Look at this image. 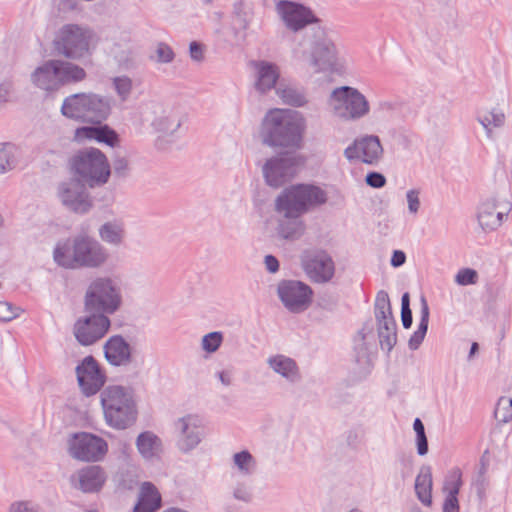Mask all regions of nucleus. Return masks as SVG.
I'll return each instance as SVG.
<instances>
[{
  "mask_svg": "<svg viewBox=\"0 0 512 512\" xmlns=\"http://www.w3.org/2000/svg\"><path fill=\"white\" fill-rule=\"evenodd\" d=\"M275 10L286 29L293 33L297 47L314 73L336 70V48L327 37L322 20L311 8L294 1L279 0Z\"/></svg>",
  "mask_w": 512,
  "mask_h": 512,
  "instance_id": "f257e3e1",
  "label": "nucleus"
},
{
  "mask_svg": "<svg viewBox=\"0 0 512 512\" xmlns=\"http://www.w3.org/2000/svg\"><path fill=\"white\" fill-rule=\"evenodd\" d=\"M262 143L273 149L286 150L283 156L268 159L262 167L267 185L278 188L290 181L298 172L299 160L290 154L302 142L301 130H260Z\"/></svg>",
  "mask_w": 512,
  "mask_h": 512,
  "instance_id": "f03ea898",
  "label": "nucleus"
},
{
  "mask_svg": "<svg viewBox=\"0 0 512 512\" xmlns=\"http://www.w3.org/2000/svg\"><path fill=\"white\" fill-rule=\"evenodd\" d=\"M54 261L66 269H97L110 259L108 249L97 239L86 234L58 241L53 251Z\"/></svg>",
  "mask_w": 512,
  "mask_h": 512,
  "instance_id": "7ed1b4c3",
  "label": "nucleus"
},
{
  "mask_svg": "<svg viewBox=\"0 0 512 512\" xmlns=\"http://www.w3.org/2000/svg\"><path fill=\"white\" fill-rule=\"evenodd\" d=\"M112 104L111 98L94 92L75 93L63 100L61 113L67 118L99 125L97 128H110L108 125L101 124L110 116ZM83 128L90 127L84 126Z\"/></svg>",
  "mask_w": 512,
  "mask_h": 512,
  "instance_id": "20e7f679",
  "label": "nucleus"
},
{
  "mask_svg": "<svg viewBox=\"0 0 512 512\" xmlns=\"http://www.w3.org/2000/svg\"><path fill=\"white\" fill-rule=\"evenodd\" d=\"M86 77L84 68L73 62L49 59L34 69L30 81L38 89L53 93L65 85L82 82Z\"/></svg>",
  "mask_w": 512,
  "mask_h": 512,
  "instance_id": "39448f33",
  "label": "nucleus"
},
{
  "mask_svg": "<svg viewBox=\"0 0 512 512\" xmlns=\"http://www.w3.org/2000/svg\"><path fill=\"white\" fill-rule=\"evenodd\" d=\"M97 42V35L89 26L65 24L56 33L53 48L59 56L76 61L90 56Z\"/></svg>",
  "mask_w": 512,
  "mask_h": 512,
  "instance_id": "423d86ee",
  "label": "nucleus"
},
{
  "mask_svg": "<svg viewBox=\"0 0 512 512\" xmlns=\"http://www.w3.org/2000/svg\"><path fill=\"white\" fill-rule=\"evenodd\" d=\"M101 405L106 422L115 428L125 429L134 423L137 417L132 391L113 385L101 392Z\"/></svg>",
  "mask_w": 512,
  "mask_h": 512,
  "instance_id": "0eeeda50",
  "label": "nucleus"
},
{
  "mask_svg": "<svg viewBox=\"0 0 512 512\" xmlns=\"http://www.w3.org/2000/svg\"><path fill=\"white\" fill-rule=\"evenodd\" d=\"M121 304L122 288L117 277L100 276L91 281L85 293L87 312L114 314Z\"/></svg>",
  "mask_w": 512,
  "mask_h": 512,
  "instance_id": "6e6552de",
  "label": "nucleus"
},
{
  "mask_svg": "<svg viewBox=\"0 0 512 512\" xmlns=\"http://www.w3.org/2000/svg\"><path fill=\"white\" fill-rule=\"evenodd\" d=\"M327 201L326 192L318 186L298 184L286 188L275 201L277 212L291 215L306 213L311 206L322 205Z\"/></svg>",
  "mask_w": 512,
  "mask_h": 512,
  "instance_id": "1a4fd4ad",
  "label": "nucleus"
},
{
  "mask_svg": "<svg viewBox=\"0 0 512 512\" xmlns=\"http://www.w3.org/2000/svg\"><path fill=\"white\" fill-rule=\"evenodd\" d=\"M72 168L91 188L106 184L111 174L106 156L96 148L79 151L72 159Z\"/></svg>",
  "mask_w": 512,
  "mask_h": 512,
  "instance_id": "9d476101",
  "label": "nucleus"
},
{
  "mask_svg": "<svg viewBox=\"0 0 512 512\" xmlns=\"http://www.w3.org/2000/svg\"><path fill=\"white\" fill-rule=\"evenodd\" d=\"M328 106L335 116L345 120H360L370 112L367 98L351 86H341L332 90Z\"/></svg>",
  "mask_w": 512,
  "mask_h": 512,
  "instance_id": "9b49d317",
  "label": "nucleus"
},
{
  "mask_svg": "<svg viewBox=\"0 0 512 512\" xmlns=\"http://www.w3.org/2000/svg\"><path fill=\"white\" fill-rule=\"evenodd\" d=\"M511 210L512 203L501 194L484 197L477 206L478 225L485 233L494 232L502 226Z\"/></svg>",
  "mask_w": 512,
  "mask_h": 512,
  "instance_id": "f8f14e48",
  "label": "nucleus"
},
{
  "mask_svg": "<svg viewBox=\"0 0 512 512\" xmlns=\"http://www.w3.org/2000/svg\"><path fill=\"white\" fill-rule=\"evenodd\" d=\"M374 314L380 346L389 352L397 342L396 321L392 314L388 293L383 290L377 293Z\"/></svg>",
  "mask_w": 512,
  "mask_h": 512,
  "instance_id": "ddd939ff",
  "label": "nucleus"
},
{
  "mask_svg": "<svg viewBox=\"0 0 512 512\" xmlns=\"http://www.w3.org/2000/svg\"><path fill=\"white\" fill-rule=\"evenodd\" d=\"M277 294L283 306L291 313H301L309 308L313 291L306 283L297 280H282Z\"/></svg>",
  "mask_w": 512,
  "mask_h": 512,
  "instance_id": "4468645a",
  "label": "nucleus"
},
{
  "mask_svg": "<svg viewBox=\"0 0 512 512\" xmlns=\"http://www.w3.org/2000/svg\"><path fill=\"white\" fill-rule=\"evenodd\" d=\"M57 197L63 206L77 214H86L93 206L85 184L76 178L59 183Z\"/></svg>",
  "mask_w": 512,
  "mask_h": 512,
  "instance_id": "2eb2a0df",
  "label": "nucleus"
},
{
  "mask_svg": "<svg viewBox=\"0 0 512 512\" xmlns=\"http://www.w3.org/2000/svg\"><path fill=\"white\" fill-rule=\"evenodd\" d=\"M69 453L74 459L96 462L107 453V443L90 433H76L69 440Z\"/></svg>",
  "mask_w": 512,
  "mask_h": 512,
  "instance_id": "dca6fc26",
  "label": "nucleus"
},
{
  "mask_svg": "<svg viewBox=\"0 0 512 512\" xmlns=\"http://www.w3.org/2000/svg\"><path fill=\"white\" fill-rule=\"evenodd\" d=\"M301 265L309 279L315 283H327L335 273L331 256L323 250H305L301 254Z\"/></svg>",
  "mask_w": 512,
  "mask_h": 512,
  "instance_id": "f3484780",
  "label": "nucleus"
},
{
  "mask_svg": "<svg viewBox=\"0 0 512 512\" xmlns=\"http://www.w3.org/2000/svg\"><path fill=\"white\" fill-rule=\"evenodd\" d=\"M91 315L79 318L73 327L76 340L83 346H90L99 341L108 332L111 322L102 313L90 312Z\"/></svg>",
  "mask_w": 512,
  "mask_h": 512,
  "instance_id": "a211bd4d",
  "label": "nucleus"
},
{
  "mask_svg": "<svg viewBox=\"0 0 512 512\" xmlns=\"http://www.w3.org/2000/svg\"><path fill=\"white\" fill-rule=\"evenodd\" d=\"M413 116L410 104L401 98L379 100L373 109L372 117L377 123L400 125Z\"/></svg>",
  "mask_w": 512,
  "mask_h": 512,
  "instance_id": "6ab92c4d",
  "label": "nucleus"
},
{
  "mask_svg": "<svg viewBox=\"0 0 512 512\" xmlns=\"http://www.w3.org/2000/svg\"><path fill=\"white\" fill-rule=\"evenodd\" d=\"M77 382L86 396L95 395L103 387L106 377L93 356H86L75 368Z\"/></svg>",
  "mask_w": 512,
  "mask_h": 512,
  "instance_id": "aec40b11",
  "label": "nucleus"
},
{
  "mask_svg": "<svg viewBox=\"0 0 512 512\" xmlns=\"http://www.w3.org/2000/svg\"><path fill=\"white\" fill-rule=\"evenodd\" d=\"M174 429L177 434V447L181 452H190L201 442V419L197 415L188 414L177 419Z\"/></svg>",
  "mask_w": 512,
  "mask_h": 512,
  "instance_id": "412c9836",
  "label": "nucleus"
},
{
  "mask_svg": "<svg viewBox=\"0 0 512 512\" xmlns=\"http://www.w3.org/2000/svg\"><path fill=\"white\" fill-rule=\"evenodd\" d=\"M383 155V148L377 136L366 135L356 139L344 150L347 160H361L366 164H376Z\"/></svg>",
  "mask_w": 512,
  "mask_h": 512,
  "instance_id": "4be33fe9",
  "label": "nucleus"
},
{
  "mask_svg": "<svg viewBox=\"0 0 512 512\" xmlns=\"http://www.w3.org/2000/svg\"><path fill=\"white\" fill-rule=\"evenodd\" d=\"M254 73V87L260 94H266L272 89L276 90L280 78V68L277 64L266 60L250 62Z\"/></svg>",
  "mask_w": 512,
  "mask_h": 512,
  "instance_id": "5701e85b",
  "label": "nucleus"
},
{
  "mask_svg": "<svg viewBox=\"0 0 512 512\" xmlns=\"http://www.w3.org/2000/svg\"><path fill=\"white\" fill-rule=\"evenodd\" d=\"M107 362L116 367L129 366L133 361L132 347L120 335L110 337L103 346Z\"/></svg>",
  "mask_w": 512,
  "mask_h": 512,
  "instance_id": "b1692460",
  "label": "nucleus"
},
{
  "mask_svg": "<svg viewBox=\"0 0 512 512\" xmlns=\"http://www.w3.org/2000/svg\"><path fill=\"white\" fill-rule=\"evenodd\" d=\"M263 128H304L305 120L301 113L290 109H270L264 119Z\"/></svg>",
  "mask_w": 512,
  "mask_h": 512,
  "instance_id": "393cba45",
  "label": "nucleus"
},
{
  "mask_svg": "<svg viewBox=\"0 0 512 512\" xmlns=\"http://www.w3.org/2000/svg\"><path fill=\"white\" fill-rule=\"evenodd\" d=\"M106 473L100 466H87L80 469L72 481L74 487L81 490L84 493L98 492L106 481Z\"/></svg>",
  "mask_w": 512,
  "mask_h": 512,
  "instance_id": "a878e982",
  "label": "nucleus"
},
{
  "mask_svg": "<svg viewBox=\"0 0 512 512\" xmlns=\"http://www.w3.org/2000/svg\"><path fill=\"white\" fill-rule=\"evenodd\" d=\"M268 367L284 378L287 382L295 384L301 380L299 367L294 359L277 354L267 358Z\"/></svg>",
  "mask_w": 512,
  "mask_h": 512,
  "instance_id": "bb28decb",
  "label": "nucleus"
},
{
  "mask_svg": "<svg viewBox=\"0 0 512 512\" xmlns=\"http://www.w3.org/2000/svg\"><path fill=\"white\" fill-rule=\"evenodd\" d=\"M281 216L277 221L276 233L284 240H298L305 232V224L299 215L279 212Z\"/></svg>",
  "mask_w": 512,
  "mask_h": 512,
  "instance_id": "cd10ccee",
  "label": "nucleus"
},
{
  "mask_svg": "<svg viewBox=\"0 0 512 512\" xmlns=\"http://www.w3.org/2000/svg\"><path fill=\"white\" fill-rule=\"evenodd\" d=\"M161 506V495L150 482L141 485L139 499L133 512H156Z\"/></svg>",
  "mask_w": 512,
  "mask_h": 512,
  "instance_id": "c85d7f7f",
  "label": "nucleus"
},
{
  "mask_svg": "<svg viewBox=\"0 0 512 512\" xmlns=\"http://www.w3.org/2000/svg\"><path fill=\"white\" fill-rule=\"evenodd\" d=\"M100 239L113 247H119L125 239V225L120 219L104 222L98 229Z\"/></svg>",
  "mask_w": 512,
  "mask_h": 512,
  "instance_id": "c756f323",
  "label": "nucleus"
},
{
  "mask_svg": "<svg viewBox=\"0 0 512 512\" xmlns=\"http://www.w3.org/2000/svg\"><path fill=\"white\" fill-rule=\"evenodd\" d=\"M136 448L145 460H153L162 452V441L153 432L145 431L137 436Z\"/></svg>",
  "mask_w": 512,
  "mask_h": 512,
  "instance_id": "7c9ffc66",
  "label": "nucleus"
},
{
  "mask_svg": "<svg viewBox=\"0 0 512 512\" xmlns=\"http://www.w3.org/2000/svg\"><path fill=\"white\" fill-rule=\"evenodd\" d=\"M432 472L431 467L423 465L415 479V492L419 501L426 505H432Z\"/></svg>",
  "mask_w": 512,
  "mask_h": 512,
  "instance_id": "2f4dec72",
  "label": "nucleus"
},
{
  "mask_svg": "<svg viewBox=\"0 0 512 512\" xmlns=\"http://www.w3.org/2000/svg\"><path fill=\"white\" fill-rule=\"evenodd\" d=\"M232 469L240 476L251 477L257 470V460L248 450L236 452L232 456Z\"/></svg>",
  "mask_w": 512,
  "mask_h": 512,
  "instance_id": "473e14b6",
  "label": "nucleus"
},
{
  "mask_svg": "<svg viewBox=\"0 0 512 512\" xmlns=\"http://www.w3.org/2000/svg\"><path fill=\"white\" fill-rule=\"evenodd\" d=\"M275 91L277 96L286 105L300 107L307 102L304 91L291 84L279 82Z\"/></svg>",
  "mask_w": 512,
  "mask_h": 512,
  "instance_id": "72a5a7b5",
  "label": "nucleus"
},
{
  "mask_svg": "<svg viewBox=\"0 0 512 512\" xmlns=\"http://www.w3.org/2000/svg\"><path fill=\"white\" fill-rule=\"evenodd\" d=\"M421 303V317L417 330L410 337L408 345L411 350H416L419 348L420 344L423 342L425 335L428 330L429 323V306L427 300L424 296L420 298Z\"/></svg>",
  "mask_w": 512,
  "mask_h": 512,
  "instance_id": "f704fd0d",
  "label": "nucleus"
},
{
  "mask_svg": "<svg viewBox=\"0 0 512 512\" xmlns=\"http://www.w3.org/2000/svg\"><path fill=\"white\" fill-rule=\"evenodd\" d=\"M462 485V471L459 467H453L444 478L442 492L444 496H458Z\"/></svg>",
  "mask_w": 512,
  "mask_h": 512,
  "instance_id": "c9c22d12",
  "label": "nucleus"
},
{
  "mask_svg": "<svg viewBox=\"0 0 512 512\" xmlns=\"http://www.w3.org/2000/svg\"><path fill=\"white\" fill-rule=\"evenodd\" d=\"M158 150H168L180 145L178 130H156L154 139Z\"/></svg>",
  "mask_w": 512,
  "mask_h": 512,
  "instance_id": "e433bc0d",
  "label": "nucleus"
},
{
  "mask_svg": "<svg viewBox=\"0 0 512 512\" xmlns=\"http://www.w3.org/2000/svg\"><path fill=\"white\" fill-rule=\"evenodd\" d=\"M478 122L483 128L493 126L494 128L502 127L506 123V116L502 109L495 107L478 116Z\"/></svg>",
  "mask_w": 512,
  "mask_h": 512,
  "instance_id": "4c0bfd02",
  "label": "nucleus"
},
{
  "mask_svg": "<svg viewBox=\"0 0 512 512\" xmlns=\"http://www.w3.org/2000/svg\"><path fill=\"white\" fill-rule=\"evenodd\" d=\"M81 133L89 139H94L111 147H114L118 142L115 130H76V137H79Z\"/></svg>",
  "mask_w": 512,
  "mask_h": 512,
  "instance_id": "58836bf2",
  "label": "nucleus"
},
{
  "mask_svg": "<svg viewBox=\"0 0 512 512\" xmlns=\"http://www.w3.org/2000/svg\"><path fill=\"white\" fill-rule=\"evenodd\" d=\"M15 168L14 146L10 143H0V175Z\"/></svg>",
  "mask_w": 512,
  "mask_h": 512,
  "instance_id": "ea45409f",
  "label": "nucleus"
},
{
  "mask_svg": "<svg viewBox=\"0 0 512 512\" xmlns=\"http://www.w3.org/2000/svg\"><path fill=\"white\" fill-rule=\"evenodd\" d=\"M495 419L500 423H507L512 419V399L501 397L495 407Z\"/></svg>",
  "mask_w": 512,
  "mask_h": 512,
  "instance_id": "a19ab883",
  "label": "nucleus"
},
{
  "mask_svg": "<svg viewBox=\"0 0 512 512\" xmlns=\"http://www.w3.org/2000/svg\"><path fill=\"white\" fill-rule=\"evenodd\" d=\"M112 84L119 99L127 101L132 92V80L128 76H118L112 79Z\"/></svg>",
  "mask_w": 512,
  "mask_h": 512,
  "instance_id": "79ce46f5",
  "label": "nucleus"
},
{
  "mask_svg": "<svg viewBox=\"0 0 512 512\" xmlns=\"http://www.w3.org/2000/svg\"><path fill=\"white\" fill-rule=\"evenodd\" d=\"M223 342V334L218 331L210 332L202 337L201 348L211 354L216 352Z\"/></svg>",
  "mask_w": 512,
  "mask_h": 512,
  "instance_id": "37998d69",
  "label": "nucleus"
},
{
  "mask_svg": "<svg viewBox=\"0 0 512 512\" xmlns=\"http://www.w3.org/2000/svg\"><path fill=\"white\" fill-rule=\"evenodd\" d=\"M233 497L236 500L248 503L252 500L253 494L250 481H237L232 488Z\"/></svg>",
  "mask_w": 512,
  "mask_h": 512,
  "instance_id": "c03bdc74",
  "label": "nucleus"
},
{
  "mask_svg": "<svg viewBox=\"0 0 512 512\" xmlns=\"http://www.w3.org/2000/svg\"><path fill=\"white\" fill-rule=\"evenodd\" d=\"M365 430L357 426L349 429L345 434V442L351 449H358L364 442Z\"/></svg>",
  "mask_w": 512,
  "mask_h": 512,
  "instance_id": "a18cd8bd",
  "label": "nucleus"
},
{
  "mask_svg": "<svg viewBox=\"0 0 512 512\" xmlns=\"http://www.w3.org/2000/svg\"><path fill=\"white\" fill-rule=\"evenodd\" d=\"M22 311L19 306L13 305L7 301H0V321L2 322L12 321L17 318Z\"/></svg>",
  "mask_w": 512,
  "mask_h": 512,
  "instance_id": "49530a36",
  "label": "nucleus"
},
{
  "mask_svg": "<svg viewBox=\"0 0 512 512\" xmlns=\"http://www.w3.org/2000/svg\"><path fill=\"white\" fill-rule=\"evenodd\" d=\"M15 88L14 83L10 79H5L0 82V107H4L6 104L14 101Z\"/></svg>",
  "mask_w": 512,
  "mask_h": 512,
  "instance_id": "de8ad7c7",
  "label": "nucleus"
},
{
  "mask_svg": "<svg viewBox=\"0 0 512 512\" xmlns=\"http://www.w3.org/2000/svg\"><path fill=\"white\" fill-rule=\"evenodd\" d=\"M478 281V273L472 268H462L455 275V282L460 286L474 285Z\"/></svg>",
  "mask_w": 512,
  "mask_h": 512,
  "instance_id": "09e8293b",
  "label": "nucleus"
},
{
  "mask_svg": "<svg viewBox=\"0 0 512 512\" xmlns=\"http://www.w3.org/2000/svg\"><path fill=\"white\" fill-rule=\"evenodd\" d=\"M157 63H170L174 59V52L165 43H158L155 49V55L151 56Z\"/></svg>",
  "mask_w": 512,
  "mask_h": 512,
  "instance_id": "8fccbe9b",
  "label": "nucleus"
},
{
  "mask_svg": "<svg viewBox=\"0 0 512 512\" xmlns=\"http://www.w3.org/2000/svg\"><path fill=\"white\" fill-rule=\"evenodd\" d=\"M406 201L408 206V212L411 215H416L421 207L420 201V190L410 189L406 192Z\"/></svg>",
  "mask_w": 512,
  "mask_h": 512,
  "instance_id": "3c124183",
  "label": "nucleus"
},
{
  "mask_svg": "<svg viewBox=\"0 0 512 512\" xmlns=\"http://www.w3.org/2000/svg\"><path fill=\"white\" fill-rule=\"evenodd\" d=\"M486 472L487 468L482 464L477 475L472 480V486L476 489L479 495L485 491L487 486Z\"/></svg>",
  "mask_w": 512,
  "mask_h": 512,
  "instance_id": "603ef678",
  "label": "nucleus"
},
{
  "mask_svg": "<svg viewBox=\"0 0 512 512\" xmlns=\"http://www.w3.org/2000/svg\"><path fill=\"white\" fill-rule=\"evenodd\" d=\"M9 512H39V508L30 501H17L10 505Z\"/></svg>",
  "mask_w": 512,
  "mask_h": 512,
  "instance_id": "864d4df0",
  "label": "nucleus"
},
{
  "mask_svg": "<svg viewBox=\"0 0 512 512\" xmlns=\"http://www.w3.org/2000/svg\"><path fill=\"white\" fill-rule=\"evenodd\" d=\"M366 184L372 188H382L386 184V178L379 172H370L365 178Z\"/></svg>",
  "mask_w": 512,
  "mask_h": 512,
  "instance_id": "5fc2aeb1",
  "label": "nucleus"
},
{
  "mask_svg": "<svg viewBox=\"0 0 512 512\" xmlns=\"http://www.w3.org/2000/svg\"><path fill=\"white\" fill-rule=\"evenodd\" d=\"M114 173L119 177H125L129 171V163L125 157H117L113 160Z\"/></svg>",
  "mask_w": 512,
  "mask_h": 512,
  "instance_id": "6e6d98bb",
  "label": "nucleus"
},
{
  "mask_svg": "<svg viewBox=\"0 0 512 512\" xmlns=\"http://www.w3.org/2000/svg\"><path fill=\"white\" fill-rule=\"evenodd\" d=\"M442 511L443 512H459L460 506H459L458 496H444Z\"/></svg>",
  "mask_w": 512,
  "mask_h": 512,
  "instance_id": "4d7b16f0",
  "label": "nucleus"
},
{
  "mask_svg": "<svg viewBox=\"0 0 512 512\" xmlns=\"http://www.w3.org/2000/svg\"><path fill=\"white\" fill-rule=\"evenodd\" d=\"M190 57L192 60L200 62L203 60V46L198 42H191L189 46Z\"/></svg>",
  "mask_w": 512,
  "mask_h": 512,
  "instance_id": "13d9d810",
  "label": "nucleus"
},
{
  "mask_svg": "<svg viewBox=\"0 0 512 512\" xmlns=\"http://www.w3.org/2000/svg\"><path fill=\"white\" fill-rule=\"evenodd\" d=\"M416 445L417 453L420 456H424L428 453V440L425 433L416 435Z\"/></svg>",
  "mask_w": 512,
  "mask_h": 512,
  "instance_id": "bf43d9fd",
  "label": "nucleus"
},
{
  "mask_svg": "<svg viewBox=\"0 0 512 512\" xmlns=\"http://www.w3.org/2000/svg\"><path fill=\"white\" fill-rule=\"evenodd\" d=\"M265 268L270 273H276L279 270V261L273 255H266L264 258Z\"/></svg>",
  "mask_w": 512,
  "mask_h": 512,
  "instance_id": "052dcab7",
  "label": "nucleus"
},
{
  "mask_svg": "<svg viewBox=\"0 0 512 512\" xmlns=\"http://www.w3.org/2000/svg\"><path fill=\"white\" fill-rule=\"evenodd\" d=\"M406 261V255L403 251L395 250L391 258V265L393 267H400Z\"/></svg>",
  "mask_w": 512,
  "mask_h": 512,
  "instance_id": "680f3d73",
  "label": "nucleus"
},
{
  "mask_svg": "<svg viewBox=\"0 0 512 512\" xmlns=\"http://www.w3.org/2000/svg\"><path fill=\"white\" fill-rule=\"evenodd\" d=\"M401 320L405 329L411 327L413 321L411 309H401Z\"/></svg>",
  "mask_w": 512,
  "mask_h": 512,
  "instance_id": "e2e57ef3",
  "label": "nucleus"
},
{
  "mask_svg": "<svg viewBox=\"0 0 512 512\" xmlns=\"http://www.w3.org/2000/svg\"><path fill=\"white\" fill-rule=\"evenodd\" d=\"M218 378L221 381V383L225 386H229L232 383L231 374L227 371L219 372Z\"/></svg>",
  "mask_w": 512,
  "mask_h": 512,
  "instance_id": "0e129e2a",
  "label": "nucleus"
},
{
  "mask_svg": "<svg viewBox=\"0 0 512 512\" xmlns=\"http://www.w3.org/2000/svg\"><path fill=\"white\" fill-rule=\"evenodd\" d=\"M413 429L417 434H423L425 433V427H424V424L422 423V421L419 419V418H416L414 420V423H413Z\"/></svg>",
  "mask_w": 512,
  "mask_h": 512,
  "instance_id": "69168bd1",
  "label": "nucleus"
},
{
  "mask_svg": "<svg viewBox=\"0 0 512 512\" xmlns=\"http://www.w3.org/2000/svg\"><path fill=\"white\" fill-rule=\"evenodd\" d=\"M401 309H410L409 293H404L401 298Z\"/></svg>",
  "mask_w": 512,
  "mask_h": 512,
  "instance_id": "338daca9",
  "label": "nucleus"
},
{
  "mask_svg": "<svg viewBox=\"0 0 512 512\" xmlns=\"http://www.w3.org/2000/svg\"><path fill=\"white\" fill-rule=\"evenodd\" d=\"M119 449L121 450L124 457L129 456L130 446L126 442H119Z\"/></svg>",
  "mask_w": 512,
  "mask_h": 512,
  "instance_id": "774afa93",
  "label": "nucleus"
}]
</instances>
